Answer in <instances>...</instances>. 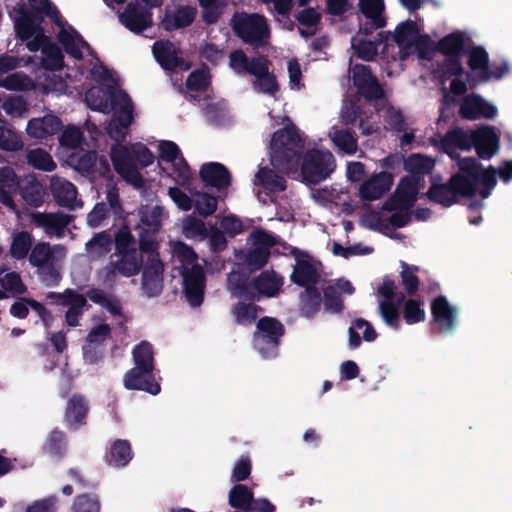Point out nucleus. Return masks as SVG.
Returning <instances> with one entry per match:
<instances>
[{
	"mask_svg": "<svg viewBox=\"0 0 512 512\" xmlns=\"http://www.w3.org/2000/svg\"><path fill=\"white\" fill-rule=\"evenodd\" d=\"M88 412V404L82 396H72L67 405L65 419L72 425L76 426L83 421Z\"/></svg>",
	"mask_w": 512,
	"mask_h": 512,
	"instance_id": "nucleus-52",
	"label": "nucleus"
},
{
	"mask_svg": "<svg viewBox=\"0 0 512 512\" xmlns=\"http://www.w3.org/2000/svg\"><path fill=\"white\" fill-rule=\"evenodd\" d=\"M10 14L14 18L17 35L26 41L30 51L42 48V63L49 70H58L62 67V54L59 48L47 41L41 28L32 20L24 6L14 7Z\"/></svg>",
	"mask_w": 512,
	"mask_h": 512,
	"instance_id": "nucleus-4",
	"label": "nucleus"
},
{
	"mask_svg": "<svg viewBox=\"0 0 512 512\" xmlns=\"http://www.w3.org/2000/svg\"><path fill=\"white\" fill-rule=\"evenodd\" d=\"M142 263V256L133 235L128 227H123L115 236V252L110 266L100 272V277L104 282L112 281L116 274L131 277L140 271Z\"/></svg>",
	"mask_w": 512,
	"mask_h": 512,
	"instance_id": "nucleus-5",
	"label": "nucleus"
},
{
	"mask_svg": "<svg viewBox=\"0 0 512 512\" xmlns=\"http://www.w3.org/2000/svg\"><path fill=\"white\" fill-rule=\"evenodd\" d=\"M283 334V326L273 318H262L257 323V331L254 334V348L262 355L269 358L276 355L279 338Z\"/></svg>",
	"mask_w": 512,
	"mask_h": 512,
	"instance_id": "nucleus-17",
	"label": "nucleus"
},
{
	"mask_svg": "<svg viewBox=\"0 0 512 512\" xmlns=\"http://www.w3.org/2000/svg\"><path fill=\"white\" fill-rule=\"evenodd\" d=\"M426 313L424 304L420 301L410 299L405 302L403 309V318L409 325H413L425 320Z\"/></svg>",
	"mask_w": 512,
	"mask_h": 512,
	"instance_id": "nucleus-61",
	"label": "nucleus"
},
{
	"mask_svg": "<svg viewBox=\"0 0 512 512\" xmlns=\"http://www.w3.org/2000/svg\"><path fill=\"white\" fill-rule=\"evenodd\" d=\"M61 121L54 115L34 118L28 122L27 133L34 138L43 139L59 131Z\"/></svg>",
	"mask_w": 512,
	"mask_h": 512,
	"instance_id": "nucleus-41",
	"label": "nucleus"
},
{
	"mask_svg": "<svg viewBox=\"0 0 512 512\" xmlns=\"http://www.w3.org/2000/svg\"><path fill=\"white\" fill-rule=\"evenodd\" d=\"M193 208L201 216H209L217 209L216 197L206 192L193 193Z\"/></svg>",
	"mask_w": 512,
	"mask_h": 512,
	"instance_id": "nucleus-58",
	"label": "nucleus"
},
{
	"mask_svg": "<svg viewBox=\"0 0 512 512\" xmlns=\"http://www.w3.org/2000/svg\"><path fill=\"white\" fill-rule=\"evenodd\" d=\"M285 187L284 179L272 170L262 168L255 175L254 190L263 203L266 202V199L262 198V194L270 196L273 193L283 191Z\"/></svg>",
	"mask_w": 512,
	"mask_h": 512,
	"instance_id": "nucleus-33",
	"label": "nucleus"
},
{
	"mask_svg": "<svg viewBox=\"0 0 512 512\" xmlns=\"http://www.w3.org/2000/svg\"><path fill=\"white\" fill-rule=\"evenodd\" d=\"M196 15L195 8L191 6H182L176 9H167L162 20V25L166 30H174L190 25Z\"/></svg>",
	"mask_w": 512,
	"mask_h": 512,
	"instance_id": "nucleus-42",
	"label": "nucleus"
},
{
	"mask_svg": "<svg viewBox=\"0 0 512 512\" xmlns=\"http://www.w3.org/2000/svg\"><path fill=\"white\" fill-rule=\"evenodd\" d=\"M32 245V237L27 232L16 233L13 237L10 253L16 259H23Z\"/></svg>",
	"mask_w": 512,
	"mask_h": 512,
	"instance_id": "nucleus-64",
	"label": "nucleus"
},
{
	"mask_svg": "<svg viewBox=\"0 0 512 512\" xmlns=\"http://www.w3.org/2000/svg\"><path fill=\"white\" fill-rule=\"evenodd\" d=\"M110 333V327L107 324H99L96 325L88 334L87 345L83 348L84 359L88 363H93L96 361V357L94 353H92V349L94 344H99L103 342Z\"/></svg>",
	"mask_w": 512,
	"mask_h": 512,
	"instance_id": "nucleus-53",
	"label": "nucleus"
},
{
	"mask_svg": "<svg viewBox=\"0 0 512 512\" xmlns=\"http://www.w3.org/2000/svg\"><path fill=\"white\" fill-rule=\"evenodd\" d=\"M181 230L182 234L188 239L203 240L207 236L204 222L191 215L182 220Z\"/></svg>",
	"mask_w": 512,
	"mask_h": 512,
	"instance_id": "nucleus-56",
	"label": "nucleus"
},
{
	"mask_svg": "<svg viewBox=\"0 0 512 512\" xmlns=\"http://www.w3.org/2000/svg\"><path fill=\"white\" fill-rule=\"evenodd\" d=\"M282 285V279L275 273H263L255 282L257 291L265 296H274Z\"/></svg>",
	"mask_w": 512,
	"mask_h": 512,
	"instance_id": "nucleus-57",
	"label": "nucleus"
},
{
	"mask_svg": "<svg viewBox=\"0 0 512 512\" xmlns=\"http://www.w3.org/2000/svg\"><path fill=\"white\" fill-rule=\"evenodd\" d=\"M444 151L453 159H458L456 149L469 151L475 147L474 130H454L449 132L442 141Z\"/></svg>",
	"mask_w": 512,
	"mask_h": 512,
	"instance_id": "nucleus-36",
	"label": "nucleus"
},
{
	"mask_svg": "<svg viewBox=\"0 0 512 512\" xmlns=\"http://www.w3.org/2000/svg\"><path fill=\"white\" fill-rule=\"evenodd\" d=\"M158 163L163 175L171 178L177 185L188 187L192 172L178 145L172 141H157Z\"/></svg>",
	"mask_w": 512,
	"mask_h": 512,
	"instance_id": "nucleus-11",
	"label": "nucleus"
},
{
	"mask_svg": "<svg viewBox=\"0 0 512 512\" xmlns=\"http://www.w3.org/2000/svg\"><path fill=\"white\" fill-rule=\"evenodd\" d=\"M361 337L371 342L376 339V332L368 322L358 319L349 328V346L357 348L361 343Z\"/></svg>",
	"mask_w": 512,
	"mask_h": 512,
	"instance_id": "nucleus-48",
	"label": "nucleus"
},
{
	"mask_svg": "<svg viewBox=\"0 0 512 512\" xmlns=\"http://www.w3.org/2000/svg\"><path fill=\"white\" fill-rule=\"evenodd\" d=\"M335 168V158L328 149H308L301 161L302 180L307 184H318L328 178Z\"/></svg>",
	"mask_w": 512,
	"mask_h": 512,
	"instance_id": "nucleus-14",
	"label": "nucleus"
},
{
	"mask_svg": "<svg viewBox=\"0 0 512 512\" xmlns=\"http://www.w3.org/2000/svg\"><path fill=\"white\" fill-rule=\"evenodd\" d=\"M367 32L360 29V31L352 37L351 45L354 54L363 59L371 60L377 53V45L374 41L368 40Z\"/></svg>",
	"mask_w": 512,
	"mask_h": 512,
	"instance_id": "nucleus-50",
	"label": "nucleus"
},
{
	"mask_svg": "<svg viewBox=\"0 0 512 512\" xmlns=\"http://www.w3.org/2000/svg\"><path fill=\"white\" fill-rule=\"evenodd\" d=\"M459 172L453 175L447 185H433L429 198L444 206L457 202L459 196L486 199L495 187V170L492 166L483 168L474 158H462L457 162ZM482 202L472 199L470 209H477Z\"/></svg>",
	"mask_w": 512,
	"mask_h": 512,
	"instance_id": "nucleus-2",
	"label": "nucleus"
},
{
	"mask_svg": "<svg viewBox=\"0 0 512 512\" xmlns=\"http://www.w3.org/2000/svg\"><path fill=\"white\" fill-rule=\"evenodd\" d=\"M33 221L36 225L43 227L47 234L60 237L63 233V229L69 224L70 218L67 215L59 213H37L33 215Z\"/></svg>",
	"mask_w": 512,
	"mask_h": 512,
	"instance_id": "nucleus-44",
	"label": "nucleus"
},
{
	"mask_svg": "<svg viewBox=\"0 0 512 512\" xmlns=\"http://www.w3.org/2000/svg\"><path fill=\"white\" fill-rule=\"evenodd\" d=\"M50 183L52 194L60 205L70 209L82 207V201L77 198V189L71 182L52 176Z\"/></svg>",
	"mask_w": 512,
	"mask_h": 512,
	"instance_id": "nucleus-32",
	"label": "nucleus"
},
{
	"mask_svg": "<svg viewBox=\"0 0 512 512\" xmlns=\"http://www.w3.org/2000/svg\"><path fill=\"white\" fill-rule=\"evenodd\" d=\"M464 38L461 33H452L439 41L437 49L445 56V62L440 67L438 73L442 81L453 77L450 90L455 95H461L466 91V84L458 79L463 73V67L460 62V52L463 48Z\"/></svg>",
	"mask_w": 512,
	"mask_h": 512,
	"instance_id": "nucleus-8",
	"label": "nucleus"
},
{
	"mask_svg": "<svg viewBox=\"0 0 512 512\" xmlns=\"http://www.w3.org/2000/svg\"><path fill=\"white\" fill-rule=\"evenodd\" d=\"M359 8L374 28L378 29L386 26L384 0H359Z\"/></svg>",
	"mask_w": 512,
	"mask_h": 512,
	"instance_id": "nucleus-46",
	"label": "nucleus"
},
{
	"mask_svg": "<svg viewBox=\"0 0 512 512\" xmlns=\"http://www.w3.org/2000/svg\"><path fill=\"white\" fill-rule=\"evenodd\" d=\"M154 159V154L142 143H134L130 147L117 143L111 148L115 170L127 183L137 188L142 186V177L134 162L143 168L151 165Z\"/></svg>",
	"mask_w": 512,
	"mask_h": 512,
	"instance_id": "nucleus-6",
	"label": "nucleus"
},
{
	"mask_svg": "<svg viewBox=\"0 0 512 512\" xmlns=\"http://www.w3.org/2000/svg\"><path fill=\"white\" fill-rule=\"evenodd\" d=\"M172 259L182 276L183 293L191 307H199L204 299L205 274L195 252L183 242L171 243Z\"/></svg>",
	"mask_w": 512,
	"mask_h": 512,
	"instance_id": "nucleus-3",
	"label": "nucleus"
},
{
	"mask_svg": "<svg viewBox=\"0 0 512 512\" xmlns=\"http://www.w3.org/2000/svg\"><path fill=\"white\" fill-rule=\"evenodd\" d=\"M119 20L123 26L134 33H141L151 27L153 23L149 8L140 2L127 5L125 10L119 15Z\"/></svg>",
	"mask_w": 512,
	"mask_h": 512,
	"instance_id": "nucleus-22",
	"label": "nucleus"
},
{
	"mask_svg": "<svg viewBox=\"0 0 512 512\" xmlns=\"http://www.w3.org/2000/svg\"><path fill=\"white\" fill-rule=\"evenodd\" d=\"M231 25L239 38L254 46L266 44L270 36L265 17L257 13H236L231 19Z\"/></svg>",
	"mask_w": 512,
	"mask_h": 512,
	"instance_id": "nucleus-15",
	"label": "nucleus"
},
{
	"mask_svg": "<svg viewBox=\"0 0 512 512\" xmlns=\"http://www.w3.org/2000/svg\"><path fill=\"white\" fill-rule=\"evenodd\" d=\"M199 174L204 183L218 189L227 187L230 184V174L220 163L210 162L203 164Z\"/></svg>",
	"mask_w": 512,
	"mask_h": 512,
	"instance_id": "nucleus-40",
	"label": "nucleus"
},
{
	"mask_svg": "<svg viewBox=\"0 0 512 512\" xmlns=\"http://www.w3.org/2000/svg\"><path fill=\"white\" fill-rule=\"evenodd\" d=\"M140 223L137 226L139 245L143 252H156L161 239L158 233L168 213L159 204H148L139 210Z\"/></svg>",
	"mask_w": 512,
	"mask_h": 512,
	"instance_id": "nucleus-13",
	"label": "nucleus"
},
{
	"mask_svg": "<svg viewBox=\"0 0 512 512\" xmlns=\"http://www.w3.org/2000/svg\"><path fill=\"white\" fill-rule=\"evenodd\" d=\"M153 54L157 62L167 70L180 68L187 70L189 65L180 60L178 51L169 41H157L153 46Z\"/></svg>",
	"mask_w": 512,
	"mask_h": 512,
	"instance_id": "nucleus-35",
	"label": "nucleus"
},
{
	"mask_svg": "<svg viewBox=\"0 0 512 512\" xmlns=\"http://www.w3.org/2000/svg\"><path fill=\"white\" fill-rule=\"evenodd\" d=\"M303 147L304 142L294 127L275 132L270 145L271 164L281 172L296 173Z\"/></svg>",
	"mask_w": 512,
	"mask_h": 512,
	"instance_id": "nucleus-7",
	"label": "nucleus"
},
{
	"mask_svg": "<svg viewBox=\"0 0 512 512\" xmlns=\"http://www.w3.org/2000/svg\"><path fill=\"white\" fill-rule=\"evenodd\" d=\"M149 257L144 267L142 277V287L145 294L149 297L155 296L162 289V272L163 265L158 253L148 252Z\"/></svg>",
	"mask_w": 512,
	"mask_h": 512,
	"instance_id": "nucleus-28",
	"label": "nucleus"
},
{
	"mask_svg": "<svg viewBox=\"0 0 512 512\" xmlns=\"http://www.w3.org/2000/svg\"><path fill=\"white\" fill-rule=\"evenodd\" d=\"M424 187V178L404 177L400 180L390 200H394V205L398 206V211H405L409 214L408 209L412 206L418 194L424 189Z\"/></svg>",
	"mask_w": 512,
	"mask_h": 512,
	"instance_id": "nucleus-20",
	"label": "nucleus"
},
{
	"mask_svg": "<svg viewBox=\"0 0 512 512\" xmlns=\"http://www.w3.org/2000/svg\"><path fill=\"white\" fill-rule=\"evenodd\" d=\"M22 59L14 56H2L0 58V87L8 90H28L34 87L33 82L23 73H13L5 78L3 75L10 70L21 66Z\"/></svg>",
	"mask_w": 512,
	"mask_h": 512,
	"instance_id": "nucleus-21",
	"label": "nucleus"
},
{
	"mask_svg": "<svg viewBox=\"0 0 512 512\" xmlns=\"http://www.w3.org/2000/svg\"><path fill=\"white\" fill-rule=\"evenodd\" d=\"M474 142L477 155L482 159H491L499 151L500 134L495 127L482 125L474 130Z\"/></svg>",
	"mask_w": 512,
	"mask_h": 512,
	"instance_id": "nucleus-25",
	"label": "nucleus"
},
{
	"mask_svg": "<svg viewBox=\"0 0 512 512\" xmlns=\"http://www.w3.org/2000/svg\"><path fill=\"white\" fill-rule=\"evenodd\" d=\"M434 167V160L420 155L414 154L407 158L405 161V169L410 173L409 177H422L429 173Z\"/></svg>",
	"mask_w": 512,
	"mask_h": 512,
	"instance_id": "nucleus-54",
	"label": "nucleus"
},
{
	"mask_svg": "<svg viewBox=\"0 0 512 512\" xmlns=\"http://www.w3.org/2000/svg\"><path fill=\"white\" fill-rule=\"evenodd\" d=\"M354 292L353 285L344 279H338L325 288V308L330 312H339L342 302L336 294L351 295Z\"/></svg>",
	"mask_w": 512,
	"mask_h": 512,
	"instance_id": "nucleus-43",
	"label": "nucleus"
},
{
	"mask_svg": "<svg viewBox=\"0 0 512 512\" xmlns=\"http://www.w3.org/2000/svg\"><path fill=\"white\" fill-rule=\"evenodd\" d=\"M66 256L65 249L56 245L50 247L45 243H38L32 249L30 263L42 269H54L58 267Z\"/></svg>",
	"mask_w": 512,
	"mask_h": 512,
	"instance_id": "nucleus-26",
	"label": "nucleus"
},
{
	"mask_svg": "<svg viewBox=\"0 0 512 512\" xmlns=\"http://www.w3.org/2000/svg\"><path fill=\"white\" fill-rule=\"evenodd\" d=\"M6 292L23 293L24 285L18 274L0 271V299L6 296Z\"/></svg>",
	"mask_w": 512,
	"mask_h": 512,
	"instance_id": "nucleus-60",
	"label": "nucleus"
},
{
	"mask_svg": "<svg viewBox=\"0 0 512 512\" xmlns=\"http://www.w3.org/2000/svg\"><path fill=\"white\" fill-rule=\"evenodd\" d=\"M27 159L29 164L36 169L53 171L56 168V164L50 154L40 148L31 150L27 155Z\"/></svg>",
	"mask_w": 512,
	"mask_h": 512,
	"instance_id": "nucleus-62",
	"label": "nucleus"
},
{
	"mask_svg": "<svg viewBox=\"0 0 512 512\" xmlns=\"http://www.w3.org/2000/svg\"><path fill=\"white\" fill-rule=\"evenodd\" d=\"M135 367L143 372H152L153 370V350L147 342H142L133 350Z\"/></svg>",
	"mask_w": 512,
	"mask_h": 512,
	"instance_id": "nucleus-55",
	"label": "nucleus"
},
{
	"mask_svg": "<svg viewBox=\"0 0 512 512\" xmlns=\"http://www.w3.org/2000/svg\"><path fill=\"white\" fill-rule=\"evenodd\" d=\"M150 373L143 372L136 367L132 368L124 375L123 383L125 388L129 390H142L152 395H157L160 392V385L148 378Z\"/></svg>",
	"mask_w": 512,
	"mask_h": 512,
	"instance_id": "nucleus-37",
	"label": "nucleus"
},
{
	"mask_svg": "<svg viewBox=\"0 0 512 512\" xmlns=\"http://www.w3.org/2000/svg\"><path fill=\"white\" fill-rule=\"evenodd\" d=\"M377 292L384 299L379 301V311L384 322L394 328H399V312L398 307L394 304V300L401 301V297H396L395 283L389 279H384L379 285Z\"/></svg>",
	"mask_w": 512,
	"mask_h": 512,
	"instance_id": "nucleus-19",
	"label": "nucleus"
},
{
	"mask_svg": "<svg viewBox=\"0 0 512 512\" xmlns=\"http://www.w3.org/2000/svg\"><path fill=\"white\" fill-rule=\"evenodd\" d=\"M252 501L253 493L244 485H235L229 492V504L234 508L246 509Z\"/></svg>",
	"mask_w": 512,
	"mask_h": 512,
	"instance_id": "nucleus-59",
	"label": "nucleus"
},
{
	"mask_svg": "<svg viewBox=\"0 0 512 512\" xmlns=\"http://www.w3.org/2000/svg\"><path fill=\"white\" fill-rule=\"evenodd\" d=\"M420 35V30L416 23L413 21H406L396 27L393 38L400 47L404 56H407L412 53Z\"/></svg>",
	"mask_w": 512,
	"mask_h": 512,
	"instance_id": "nucleus-38",
	"label": "nucleus"
},
{
	"mask_svg": "<svg viewBox=\"0 0 512 512\" xmlns=\"http://www.w3.org/2000/svg\"><path fill=\"white\" fill-rule=\"evenodd\" d=\"M250 245L247 254V264L252 268L262 267L268 257L269 249L274 244L273 238L265 232H255L248 240Z\"/></svg>",
	"mask_w": 512,
	"mask_h": 512,
	"instance_id": "nucleus-27",
	"label": "nucleus"
},
{
	"mask_svg": "<svg viewBox=\"0 0 512 512\" xmlns=\"http://www.w3.org/2000/svg\"><path fill=\"white\" fill-rule=\"evenodd\" d=\"M467 57L471 75L475 82L500 79L509 72V65L506 61L499 64L494 63L490 66L489 55L483 47L475 46L470 48Z\"/></svg>",
	"mask_w": 512,
	"mask_h": 512,
	"instance_id": "nucleus-16",
	"label": "nucleus"
},
{
	"mask_svg": "<svg viewBox=\"0 0 512 512\" xmlns=\"http://www.w3.org/2000/svg\"><path fill=\"white\" fill-rule=\"evenodd\" d=\"M81 132L76 127H68L60 138V154L66 160L68 154L84 151Z\"/></svg>",
	"mask_w": 512,
	"mask_h": 512,
	"instance_id": "nucleus-47",
	"label": "nucleus"
},
{
	"mask_svg": "<svg viewBox=\"0 0 512 512\" xmlns=\"http://www.w3.org/2000/svg\"><path fill=\"white\" fill-rule=\"evenodd\" d=\"M68 165L83 174L103 173L108 169L105 159H97L95 152L84 148V151L68 154L65 160Z\"/></svg>",
	"mask_w": 512,
	"mask_h": 512,
	"instance_id": "nucleus-29",
	"label": "nucleus"
},
{
	"mask_svg": "<svg viewBox=\"0 0 512 512\" xmlns=\"http://www.w3.org/2000/svg\"><path fill=\"white\" fill-rule=\"evenodd\" d=\"M19 183L15 178L13 169L5 167L0 170V203L15 211L12 196L17 192Z\"/></svg>",
	"mask_w": 512,
	"mask_h": 512,
	"instance_id": "nucleus-45",
	"label": "nucleus"
},
{
	"mask_svg": "<svg viewBox=\"0 0 512 512\" xmlns=\"http://www.w3.org/2000/svg\"><path fill=\"white\" fill-rule=\"evenodd\" d=\"M111 244L110 235L104 232L97 233L85 245L87 256L92 260L104 257L110 252Z\"/></svg>",
	"mask_w": 512,
	"mask_h": 512,
	"instance_id": "nucleus-49",
	"label": "nucleus"
},
{
	"mask_svg": "<svg viewBox=\"0 0 512 512\" xmlns=\"http://www.w3.org/2000/svg\"><path fill=\"white\" fill-rule=\"evenodd\" d=\"M250 74L255 77L253 87L261 93L268 94L276 99L279 90L275 76L269 72V63L264 58H255L250 63Z\"/></svg>",
	"mask_w": 512,
	"mask_h": 512,
	"instance_id": "nucleus-24",
	"label": "nucleus"
},
{
	"mask_svg": "<svg viewBox=\"0 0 512 512\" xmlns=\"http://www.w3.org/2000/svg\"><path fill=\"white\" fill-rule=\"evenodd\" d=\"M295 258L296 264L292 273L293 281L303 286L315 283L318 278L319 263L311 256L302 252H296ZM302 302V313L306 317L312 316L320 308L319 292L312 287H307L302 297Z\"/></svg>",
	"mask_w": 512,
	"mask_h": 512,
	"instance_id": "nucleus-9",
	"label": "nucleus"
},
{
	"mask_svg": "<svg viewBox=\"0 0 512 512\" xmlns=\"http://www.w3.org/2000/svg\"><path fill=\"white\" fill-rule=\"evenodd\" d=\"M29 2L33 10L44 13L58 25V39L69 55L79 59L90 52L87 43L70 25L62 22L57 9L48 0H29Z\"/></svg>",
	"mask_w": 512,
	"mask_h": 512,
	"instance_id": "nucleus-12",
	"label": "nucleus"
},
{
	"mask_svg": "<svg viewBox=\"0 0 512 512\" xmlns=\"http://www.w3.org/2000/svg\"><path fill=\"white\" fill-rule=\"evenodd\" d=\"M410 220V215L405 211H398L394 200L388 199L380 209L367 206L360 216L361 226L389 235L394 228L405 226ZM392 237L393 235L390 234Z\"/></svg>",
	"mask_w": 512,
	"mask_h": 512,
	"instance_id": "nucleus-10",
	"label": "nucleus"
},
{
	"mask_svg": "<svg viewBox=\"0 0 512 512\" xmlns=\"http://www.w3.org/2000/svg\"><path fill=\"white\" fill-rule=\"evenodd\" d=\"M461 115L466 119H493L498 114L497 107L478 95L467 96L460 108Z\"/></svg>",
	"mask_w": 512,
	"mask_h": 512,
	"instance_id": "nucleus-30",
	"label": "nucleus"
},
{
	"mask_svg": "<svg viewBox=\"0 0 512 512\" xmlns=\"http://www.w3.org/2000/svg\"><path fill=\"white\" fill-rule=\"evenodd\" d=\"M393 182V175L389 172L374 173L361 182L357 194L361 200L376 201L390 191Z\"/></svg>",
	"mask_w": 512,
	"mask_h": 512,
	"instance_id": "nucleus-18",
	"label": "nucleus"
},
{
	"mask_svg": "<svg viewBox=\"0 0 512 512\" xmlns=\"http://www.w3.org/2000/svg\"><path fill=\"white\" fill-rule=\"evenodd\" d=\"M49 298L56 304L68 306L66 312L67 324L69 326L78 325L79 316L86 305V300L82 295L67 290L63 294H50Z\"/></svg>",
	"mask_w": 512,
	"mask_h": 512,
	"instance_id": "nucleus-34",
	"label": "nucleus"
},
{
	"mask_svg": "<svg viewBox=\"0 0 512 512\" xmlns=\"http://www.w3.org/2000/svg\"><path fill=\"white\" fill-rule=\"evenodd\" d=\"M328 137L340 152L348 155L357 152L358 145L354 134L341 124L332 125L328 131Z\"/></svg>",
	"mask_w": 512,
	"mask_h": 512,
	"instance_id": "nucleus-39",
	"label": "nucleus"
},
{
	"mask_svg": "<svg viewBox=\"0 0 512 512\" xmlns=\"http://www.w3.org/2000/svg\"><path fill=\"white\" fill-rule=\"evenodd\" d=\"M351 73L354 85L357 87L358 91L365 96V98L369 100H378L382 98V88L371 75L367 66L355 65L352 67Z\"/></svg>",
	"mask_w": 512,
	"mask_h": 512,
	"instance_id": "nucleus-31",
	"label": "nucleus"
},
{
	"mask_svg": "<svg viewBox=\"0 0 512 512\" xmlns=\"http://www.w3.org/2000/svg\"><path fill=\"white\" fill-rule=\"evenodd\" d=\"M300 34L308 37L315 34L319 22V14L314 9H305L298 15Z\"/></svg>",
	"mask_w": 512,
	"mask_h": 512,
	"instance_id": "nucleus-63",
	"label": "nucleus"
},
{
	"mask_svg": "<svg viewBox=\"0 0 512 512\" xmlns=\"http://www.w3.org/2000/svg\"><path fill=\"white\" fill-rule=\"evenodd\" d=\"M132 457L133 454L128 441L116 440L112 443L108 455V461L111 465L124 467L130 462Z\"/></svg>",
	"mask_w": 512,
	"mask_h": 512,
	"instance_id": "nucleus-51",
	"label": "nucleus"
},
{
	"mask_svg": "<svg viewBox=\"0 0 512 512\" xmlns=\"http://www.w3.org/2000/svg\"><path fill=\"white\" fill-rule=\"evenodd\" d=\"M432 316L437 328L445 334L452 333L458 323V309L440 296L431 305Z\"/></svg>",
	"mask_w": 512,
	"mask_h": 512,
	"instance_id": "nucleus-23",
	"label": "nucleus"
},
{
	"mask_svg": "<svg viewBox=\"0 0 512 512\" xmlns=\"http://www.w3.org/2000/svg\"><path fill=\"white\" fill-rule=\"evenodd\" d=\"M92 76L99 83L86 92L85 102L95 111L108 113L113 118L107 128L108 134L116 141L125 138L127 129L133 122V104L129 96L119 88L117 79L101 64L94 65Z\"/></svg>",
	"mask_w": 512,
	"mask_h": 512,
	"instance_id": "nucleus-1",
	"label": "nucleus"
}]
</instances>
